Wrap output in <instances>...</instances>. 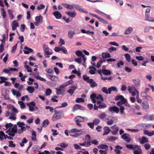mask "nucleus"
I'll use <instances>...</instances> for the list:
<instances>
[{
    "mask_svg": "<svg viewBox=\"0 0 154 154\" xmlns=\"http://www.w3.org/2000/svg\"><path fill=\"white\" fill-rule=\"evenodd\" d=\"M141 105L143 109H147L149 108V104L147 101H145L143 102Z\"/></svg>",
    "mask_w": 154,
    "mask_h": 154,
    "instance_id": "nucleus-15",
    "label": "nucleus"
},
{
    "mask_svg": "<svg viewBox=\"0 0 154 154\" xmlns=\"http://www.w3.org/2000/svg\"><path fill=\"white\" fill-rule=\"evenodd\" d=\"M17 125H18V127H21L23 126L22 125L25 126V124L24 122H17Z\"/></svg>",
    "mask_w": 154,
    "mask_h": 154,
    "instance_id": "nucleus-57",
    "label": "nucleus"
},
{
    "mask_svg": "<svg viewBox=\"0 0 154 154\" xmlns=\"http://www.w3.org/2000/svg\"><path fill=\"white\" fill-rule=\"evenodd\" d=\"M28 141V140L26 138H24L22 140V143H20V145L21 146H24V143H26Z\"/></svg>",
    "mask_w": 154,
    "mask_h": 154,
    "instance_id": "nucleus-33",
    "label": "nucleus"
},
{
    "mask_svg": "<svg viewBox=\"0 0 154 154\" xmlns=\"http://www.w3.org/2000/svg\"><path fill=\"white\" fill-rule=\"evenodd\" d=\"M75 34V33L74 31L72 30L69 31L68 32V37L69 38H71Z\"/></svg>",
    "mask_w": 154,
    "mask_h": 154,
    "instance_id": "nucleus-26",
    "label": "nucleus"
},
{
    "mask_svg": "<svg viewBox=\"0 0 154 154\" xmlns=\"http://www.w3.org/2000/svg\"><path fill=\"white\" fill-rule=\"evenodd\" d=\"M141 96L143 97H145V98H147V97L148 95L146 94V92L145 91H142L141 92Z\"/></svg>",
    "mask_w": 154,
    "mask_h": 154,
    "instance_id": "nucleus-58",
    "label": "nucleus"
},
{
    "mask_svg": "<svg viewBox=\"0 0 154 154\" xmlns=\"http://www.w3.org/2000/svg\"><path fill=\"white\" fill-rule=\"evenodd\" d=\"M63 5L64 7L70 10L73 9L74 8V6H73V4H72V5H71L67 4H63Z\"/></svg>",
    "mask_w": 154,
    "mask_h": 154,
    "instance_id": "nucleus-24",
    "label": "nucleus"
},
{
    "mask_svg": "<svg viewBox=\"0 0 154 154\" xmlns=\"http://www.w3.org/2000/svg\"><path fill=\"white\" fill-rule=\"evenodd\" d=\"M104 62H105L104 60L102 61V60H100L97 63V65L96 66V67L97 68H99L101 66V64Z\"/></svg>",
    "mask_w": 154,
    "mask_h": 154,
    "instance_id": "nucleus-49",
    "label": "nucleus"
},
{
    "mask_svg": "<svg viewBox=\"0 0 154 154\" xmlns=\"http://www.w3.org/2000/svg\"><path fill=\"white\" fill-rule=\"evenodd\" d=\"M102 73L105 75H110L111 74V71L106 69H102Z\"/></svg>",
    "mask_w": 154,
    "mask_h": 154,
    "instance_id": "nucleus-28",
    "label": "nucleus"
},
{
    "mask_svg": "<svg viewBox=\"0 0 154 154\" xmlns=\"http://www.w3.org/2000/svg\"><path fill=\"white\" fill-rule=\"evenodd\" d=\"M79 109L81 110H85V107L78 104H76L73 107L72 110L73 112Z\"/></svg>",
    "mask_w": 154,
    "mask_h": 154,
    "instance_id": "nucleus-4",
    "label": "nucleus"
},
{
    "mask_svg": "<svg viewBox=\"0 0 154 154\" xmlns=\"http://www.w3.org/2000/svg\"><path fill=\"white\" fill-rule=\"evenodd\" d=\"M95 11L97 13H98L100 15L102 16L105 17L106 18L108 19L109 20H111V18L110 17V16L109 15L100 11L99 10L96 9L95 10Z\"/></svg>",
    "mask_w": 154,
    "mask_h": 154,
    "instance_id": "nucleus-5",
    "label": "nucleus"
},
{
    "mask_svg": "<svg viewBox=\"0 0 154 154\" xmlns=\"http://www.w3.org/2000/svg\"><path fill=\"white\" fill-rule=\"evenodd\" d=\"M102 91L104 93H105L106 94H108L109 93L108 90H107V88L106 87H104L102 88Z\"/></svg>",
    "mask_w": 154,
    "mask_h": 154,
    "instance_id": "nucleus-60",
    "label": "nucleus"
},
{
    "mask_svg": "<svg viewBox=\"0 0 154 154\" xmlns=\"http://www.w3.org/2000/svg\"><path fill=\"white\" fill-rule=\"evenodd\" d=\"M109 93L110 94L112 91H117V88L115 87H111L108 89Z\"/></svg>",
    "mask_w": 154,
    "mask_h": 154,
    "instance_id": "nucleus-32",
    "label": "nucleus"
},
{
    "mask_svg": "<svg viewBox=\"0 0 154 154\" xmlns=\"http://www.w3.org/2000/svg\"><path fill=\"white\" fill-rule=\"evenodd\" d=\"M132 81L136 87H139L140 86V80L139 79H133Z\"/></svg>",
    "mask_w": 154,
    "mask_h": 154,
    "instance_id": "nucleus-20",
    "label": "nucleus"
},
{
    "mask_svg": "<svg viewBox=\"0 0 154 154\" xmlns=\"http://www.w3.org/2000/svg\"><path fill=\"white\" fill-rule=\"evenodd\" d=\"M100 120L97 119L96 118L93 121V123L94 125H97L100 122Z\"/></svg>",
    "mask_w": 154,
    "mask_h": 154,
    "instance_id": "nucleus-44",
    "label": "nucleus"
},
{
    "mask_svg": "<svg viewBox=\"0 0 154 154\" xmlns=\"http://www.w3.org/2000/svg\"><path fill=\"white\" fill-rule=\"evenodd\" d=\"M27 105L29 106V109L30 111L32 112L35 110L34 106H35V104L34 102L32 101L30 103H27Z\"/></svg>",
    "mask_w": 154,
    "mask_h": 154,
    "instance_id": "nucleus-7",
    "label": "nucleus"
},
{
    "mask_svg": "<svg viewBox=\"0 0 154 154\" xmlns=\"http://www.w3.org/2000/svg\"><path fill=\"white\" fill-rule=\"evenodd\" d=\"M137 149H134L133 151L134 154H142V151L140 149V146H138L137 147Z\"/></svg>",
    "mask_w": 154,
    "mask_h": 154,
    "instance_id": "nucleus-17",
    "label": "nucleus"
},
{
    "mask_svg": "<svg viewBox=\"0 0 154 154\" xmlns=\"http://www.w3.org/2000/svg\"><path fill=\"white\" fill-rule=\"evenodd\" d=\"M111 56L110 54L107 52L103 53H102V57L104 58H109Z\"/></svg>",
    "mask_w": 154,
    "mask_h": 154,
    "instance_id": "nucleus-34",
    "label": "nucleus"
},
{
    "mask_svg": "<svg viewBox=\"0 0 154 154\" xmlns=\"http://www.w3.org/2000/svg\"><path fill=\"white\" fill-rule=\"evenodd\" d=\"M87 125L89 127L93 129L94 128V124L93 122H89L87 124Z\"/></svg>",
    "mask_w": 154,
    "mask_h": 154,
    "instance_id": "nucleus-61",
    "label": "nucleus"
},
{
    "mask_svg": "<svg viewBox=\"0 0 154 154\" xmlns=\"http://www.w3.org/2000/svg\"><path fill=\"white\" fill-rule=\"evenodd\" d=\"M55 89L56 90V93L57 95L64 94H63L64 91H63L61 89L57 88H55Z\"/></svg>",
    "mask_w": 154,
    "mask_h": 154,
    "instance_id": "nucleus-35",
    "label": "nucleus"
},
{
    "mask_svg": "<svg viewBox=\"0 0 154 154\" xmlns=\"http://www.w3.org/2000/svg\"><path fill=\"white\" fill-rule=\"evenodd\" d=\"M66 13L71 17H75L76 14L74 12H66Z\"/></svg>",
    "mask_w": 154,
    "mask_h": 154,
    "instance_id": "nucleus-25",
    "label": "nucleus"
},
{
    "mask_svg": "<svg viewBox=\"0 0 154 154\" xmlns=\"http://www.w3.org/2000/svg\"><path fill=\"white\" fill-rule=\"evenodd\" d=\"M35 20L36 22L42 23L43 21V18L42 16L41 15L37 16L35 17Z\"/></svg>",
    "mask_w": 154,
    "mask_h": 154,
    "instance_id": "nucleus-22",
    "label": "nucleus"
},
{
    "mask_svg": "<svg viewBox=\"0 0 154 154\" xmlns=\"http://www.w3.org/2000/svg\"><path fill=\"white\" fill-rule=\"evenodd\" d=\"M151 124H142V126L144 128H149Z\"/></svg>",
    "mask_w": 154,
    "mask_h": 154,
    "instance_id": "nucleus-54",
    "label": "nucleus"
},
{
    "mask_svg": "<svg viewBox=\"0 0 154 154\" xmlns=\"http://www.w3.org/2000/svg\"><path fill=\"white\" fill-rule=\"evenodd\" d=\"M103 130L104 132L103 134V136L108 134L110 131V129L108 126L104 127Z\"/></svg>",
    "mask_w": 154,
    "mask_h": 154,
    "instance_id": "nucleus-19",
    "label": "nucleus"
},
{
    "mask_svg": "<svg viewBox=\"0 0 154 154\" xmlns=\"http://www.w3.org/2000/svg\"><path fill=\"white\" fill-rule=\"evenodd\" d=\"M88 83L90 84V87L91 88H93L97 86V84L94 82L93 79H90V80L89 82H88Z\"/></svg>",
    "mask_w": 154,
    "mask_h": 154,
    "instance_id": "nucleus-14",
    "label": "nucleus"
},
{
    "mask_svg": "<svg viewBox=\"0 0 154 154\" xmlns=\"http://www.w3.org/2000/svg\"><path fill=\"white\" fill-rule=\"evenodd\" d=\"M109 52L110 53H112L113 51H116L117 50V48L113 47H111L108 49Z\"/></svg>",
    "mask_w": 154,
    "mask_h": 154,
    "instance_id": "nucleus-48",
    "label": "nucleus"
},
{
    "mask_svg": "<svg viewBox=\"0 0 154 154\" xmlns=\"http://www.w3.org/2000/svg\"><path fill=\"white\" fill-rule=\"evenodd\" d=\"M75 101L76 103L83 102L84 100L82 98H77Z\"/></svg>",
    "mask_w": 154,
    "mask_h": 154,
    "instance_id": "nucleus-50",
    "label": "nucleus"
},
{
    "mask_svg": "<svg viewBox=\"0 0 154 154\" xmlns=\"http://www.w3.org/2000/svg\"><path fill=\"white\" fill-rule=\"evenodd\" d=\"M1 15L2 16L3 18H5L6 16V12L5 9L2 8H1Z\"/></svg>",
    "mask_w": 154,
    "mask_h": 154,
    "instance_id": "nucleus-30",
    "label": "nucleus"
},
{
    "mask_svg": "<svg viewBox=\"0 0 154 154\" xmlns=\"http://www.w3.org/2000/svg\"><path fill=\"white\" fill-rule=\"evenodd\" d=\"M19 26V24L17 20H15L13 21L11 24L12 30L14 31L16 29L17 27Z\"/></svg>",
    "mask_w": 154,
    "mask_h": 154,
    "instance_id": "nucleus-11",
    "label": "nucleus"
},
{
    "mask_svg": "<svg viewBox=\"0 0 154 154\" xmlns=\"http://www.w3.org/2000/svg\"><path fill=\"white\" fill-rule=\"evenodd\" d=\"M83 79L87 83H88V82H89L90 80V79H89V77L86 75H83Z\"/></svg>",
    "mask_w": 154,
    "mask_h": 154,
    "instance_id": "nucleus-39",
    "label": "nucleus"
},
{
    "mask_svg": "<svg viewBox=\"0 0 154 154\" xmlns=\"http://www.w3.org/2000/svg\"><path fill=\"white\" fill-rule=\"evenodd\" d=\"M106 116L105 114L103 112L102 113L100 114L98 116V117L101 119H104Z\"/></svg>",
    "mask_w": 154,
    "mask_h": 154,
    "instance_id": "nucleus-47",
    "label": "nucleus"
},
{
    "mask_svg": "<svg viewBox=\"0 0 154 154\" xmlns=\"http://www.w3.org/2000/svg\"><path fill=\"white\" fill-rule=\"evenodd\" d=\"M26 90L29 93L32 94L34 92L35 88L33 87L29 86L27 87Z\"/></svg>",
    "mask_w": 154,
    "mask_h": 154,
    "instance_id": "nucleus-23",
    "label": "nucleus"
},
{
    "mask_svg": "<svg viewBox=\"0 0 154 154\" xmlns=\"http://www.w3.org/2000/svg\"><path fill=\"white\" fill-rule=\"evenodd\" d=\"M45 71L48 73L53 74L54 73L53 70L51 69H47Z\"/></svg>",
    "mask_w": 154,
    "mask_h": 154,
    "instance_id": "nucleus-52",
    "label": "nucleus"
},
{
    "mask_svg": "<svg viewBox=\"0 0 154 154\" xmlns=\"http://www.w3.org/2000/svg\"><path fill=\"white\" fill-rule=\"evenodd\" d=\"M98 20H99L100 21H101L103 23L107 24L108 23V22L107 21L102 19L100 17L99 18Z\"/></svg>",
    "mask_w": 154,
    "mask_h": 154,
    "instance_id": "nucleus-53",
    "label": "nucleus"
},
{
    "mask_svg": "<svg viewBox=\"0 0 154 154\" xmlns=\"http://www.w3.org/2000/svg\"><path fill=\"white\" fill-rule=\"evenodd\" d=\"M144 147L146 149L148 150L151 147V145L150 144L146 143L144 144Z\"/></svg>",
    "mask_w": 154,
    "mask_h": 154,
    "instance_id": "nucleus-56",
    "label": "nucleus"
},
{
    "mask_svg": "<svg viewBox=\"0 0 154 154\" xmlns=\"http://www.w3.org/2000/svg\"><path fill=\"white\" fill-rule=\"evenodd\" d=\"M116 125H115L114 126L111 127V128L113 129V131L111 132V133L113 135H116L117 134L119 130V128L118 127H116Z\"/></svg>",
    "mask_w": 154,
    "mask_h": 154,
    "instance_id": "nucleus-12",
    "label": "nucleus"
},
{
    "mask_svg": "<svg viewBox=\"0 0 154 154\" xmlns=\"http://www.w3.org/2000/svg\"><path fill=\"white\" fill-rule=\"evenodd\" d=\"M123 96L121 95H119L116 96L115 98V100H121L123 98Z\"/></svg>",
    "mask_w": 154,
    "mask_h": 154,
    "instance_id": "nucleus-45",
    "label": "nucleus"
},
{
    "mask_svg": "<svg viewBox=\"0 0 154 154\" xmlns=\"http://www.w3.org/2000/svg\"><path fill=\"white\" fill-rule=\"evenodd\" d=\"M11 132L16 133L17 132V128L16 125H15L11 129Z\"/></svg>",
    "mask_w": 154,
    "mask_h": 154,
    "instance_id": "nucleus-36",
    "label": "nucleus"
},
{
    "mask_svg": "<svg viewBox=\"0 0 154 154\" xmlns=\"http://www.w3.org/2000/svg\"><path fill=\"white\" fill-rule=\"evenodd\" d=\"M9 144L8 146L10 147H15L16 146V145L15 144H13V142L12 141H9Z\"/></svg>",
    "mask_w": 154,
    "mask_h": 154,
    "instance_id": "nucleus-55",
    "label": "nucleus"
},
{
    "mask_svg": "<svg viewBox=\"0 0 154 154\" xmlns=\"http://www.w3.org/2000/svg\"><path fill=\"white\" fill-rule=\"evenodd\" d=\"M73 6L76 10L80 11L84 13L85 14H87L88 13V11L86 10L78 5L73 4Z\"/></svg>",
    "mask_w": 154,
    "mask_h": 154,
    "instance_id": "nucleus-3",
    "label": "nucleus"
},
{
    "mask_svg": "<svg viewBox=\"0 0 154 154\" xmlns=\"http://www.w3.org/2000/svg\"><path fill=\"white\" fill-rule=\"evenodd\" d=\"M11 109L13 112L15 113H17L18 112V111L14 106H11Z\"/></svg>",
    "mask_w": 154,
    "mask_h": 154,
    "instance_id": "nucleus-63",
    "label": "nucleus"
},
{
    "mask_svg": "<svg viewBox=\"0 0 154 154\" xmlns=\"http://www.w3.org/2000/svg\"><path fill=\"white\" fill-rule=\"evenodd\" d=\"M133 28L131 27L128 28L125 31L124 33L125 34H129L132 31Z\"/></svg>",
    "mask_w": 154,
    "mask_h": 154,
    "instance_id": "nucleus-31",
    "label": "nucleus"
},
{
    "mask_svg": "<svg viewBox=\"0 0 154 154\" xmlns=\"http://www.w3.org/2000/svg\"><path fill=\"white\" fill-rule=\"evenodd\" d=\"M117 137L111 136L109 137L108 138V139L110 141L115 140L117 139Z\"/></svg>",
    "mask_w": 154,
    "mask_h": 154,
    "instance_id": "nucleus-64",
    "label": "nucleus"
},
{
    "mask_svg": "<svg viewBox=\"0 0 154 154\" xmlns=\"http://www.w3.org/2000/svg\"><path fill=\"white\" fill-rule=\"evenodd\" d=\"M55 113L53 115V117L56 119H60L64 115V113L63 111L60 110L58 111L55 110L54 111Z\"/></svg>",
    "mask_w": 154,
    "mask_h": 154,
    "instance_id": "nucleus-2",
    "label": "nucleus"
},
{
    "mask_svg": "<svg viewBox=\"0 0 154 154\" xmlns=\"http://www.w3.org/2000/svg\"><path fill=\"white\" fill-rule=\"evenodd\" d=\"M98 148L99 149H105L106 150H107L108 149V146L106 145L103 144H102L99 145L98 146Z\"/></svg>",
    "mask_w": 154,
    "mask_h": 154,
    "instance_id": "nucleus-27",
    "label": "nucleus"
},
{
    "mask_svg": "<svg viewBox=\"0 0 154 154\" xmlns=\"http://www.w3.org/2000/svg\"><path fill=\"white\" fill-rule=\"evenodd\" d=\"M24 49L26 50H23L24 53L28 54L30 53H32L33 52V50L32 49L29 48L27 46H25L24 48Z\"/></svg>",
    "mask_w": 154,
    "mask_h": 154,
    "instance_id": "nucleus-16",
    "label": "nucleus"
},
{
    "mask_svg": "<svg viewBox=\"0 0 154 154\" xmlns=\"http://www.w3.org/2000/svg\"><path fill=\"white\" fill-rule=\"evenodd\" d=\"M49 124V120L48 119H46L44 120L42 122V127H47Z\"/></svg>",
    "mask_w": 154,
    "mask_h": 154,
    "instance_id": "nucleus-29",
    "label": "nucleus"
},
{
    "mask_svg": "<svg viewBox=\"0 0 154 154\" xmlns=\"http://www.w3.org/2000/svg\"><path fill=\"white\" fill-rule=\"evenodd\" d=\"M29 82L27 81V83L28 85H31L33 84V82L35 81V80L31 78H29L28 79Z\"/></svg>",
    "mask_w": 154,
    "mask_h": 154,
    "instance_id": "nucleus-46",
    "label": "nucleus"
},
{
    "mask_svg": "<svg viewBox=\"0 0 154 154\" xmlns=\"http://www.w3.org/2000/svg\"><path fill=\"white\" fill-rule=\"evenodd\" d=\"M107 105L104 103L101 102V101L98 100L96 104L94 105V109L97 110L98 109H101L106 107Z\"/></svg>",
    "mask_w": 154,
    "mask_h": 154,
    "instance_id": "nucleus-1",
    "label": "nucleus"
},
{
    "mask_svg": "<svg viewBox=\"0 0 154 154\" xmlns=\"http://www.w3.org/2000/svg\"><path fill=\"white\" fill-rule=\"evenodd\" d=\"M53 14L57 19H60L62 17L61 14L58 11H57L54 12Z\"/></svg>",
    "mask_w": 154,
    "mask_h": 154,
    "instance_id": "nucleus-13",
    "label": "nucleus"
},
{
    "mask_svg": "<svg viewBox=\"0 0 154 154\" xmlns=\"http://www.w3.org/2000/svg\"><path fill=\"white\" fill-rule=\"evenodd\" d=\"M129 135L127 133H125L121 136V137L124 140L127 142H129L131 140V138L129 137Z\"/></svg>",
    "mask_w": 154,
    "mask_h": 154,
    "instance_id": "nucleus-8",
    "label": "nucleus"
},
{
    "mask_svg": "<svg viewBox=\"0 0 154 154\" xmlns=\"http://www.w3.org/2000/svg\"><path fill=\"white\" fill-rule=\"evenodd\" d=\"M39 146L37 145H35L32 148V150H33L34 151H36L39 148Z\"/></svg>",
    "mask_w": 154,
    "mask_h": 154,
    "instance_id": "nucleus-62",
    "label": "nucleus"
},
{
    "mask_svg": "<svg viewBox=\"0 0 154 154\" xmlns=\"http://www.w3.org/2000/svg\"><path fill=\"white\" fill-rule=\"evenodd\" d=\"M58 146H60L63 148H65L67 147L68 144L64 143H62L60 144H57Z\"/></svg>",
    "mask_w": 154,
    "mask_h": 154,
    "instance_id": "nucleus-41",
    "label": "nucleus"
},
{
    "mask_svg": "<svg viewBox=\"0 0 154 154\" xmlns=\"http://www.w3.org/2000/svg\"><path fill=\"white\" fill-rule=\"evenodd\" d=\"M126 146L128 149L134 150L138 146L137 145L134 146L133 144H126Z\"/></svg>",
    "mask_w": 154,
    "mask_h": 154,
    "instance_id": "nucleus-21",
    "label": "nucleus"
},
{
    "mask_svg": "<svg viewBox=\"0 0 154 154\" xmlns=\"http://www.w3.org/2000/svg\"><path fill=\"white\" fill-rule=\"evenodd\" d=\"M90 97L93 103H96L95 99L96 98V99L97 94L95 93H93L91 94L90 95Z\"/></svg>",
    "mask_w": 154,
    "mask_h": 154,
    "instance_id": "nucleus-18",
    "label": "nucleus"
},
{
    "mask_svg": "<svg viewBox=\"0 0 154 154\" xmlns=\"http://www.w3.org/2000/svg\"><path fill=\"white\" fill-rule=\"evenodd\" d=\"M125 57L126 58V60L128 62L131 61V56L129 54L127 53L125 54Z\"/></svg>",
    "mask_w": 154,
    "mask_h": 154,
    "instance_id": "nucleus-40",
    "label": "nucleus"
},
{
    "mask_svg": "<svg viewBox=\"0 0 154 154\" xmlns=\"http://www.w3.org/2000/svg\"><path fill=\"white\" fill-rule=\"evenodd\" d=\"M51 92L52 91L51 89L48 88L46 91L45 94L47 96H49L51 94Z\"/></svg>",
    "mask_w": 154,
    "mask_h": 154,
    "instance_id": "nucleus-51",
    "label": "nucleus"
},
{
    "mask_svg": "<svg viewBox=\"0 0 154 154\" xmlns=\"http://www.w3.org/2000/svg\"><path fill=\"white\" fill-rule=\"evenodd\" d=\"M8 14L9 17L11 19H13L14 18V16L13 14V11L11 10H8Z\"/></svg>",
    "mask_w": 154,
    "mask_h": 154,
    "instance_id": "nucleus-37",
    "label": "nucleus"
},
{
    "mask_svg": "<svg viewBox=\"0 0 154 154\" xmlns=\"http://www.w3.org/2000/svg\"><path fill=\"white\" fill-rule=\"evenodd\" d=\"M58 77L53 75L51 79V80L54 81H57L58 80Z\"/></svg>",
    "mask_w": 154,
    "mask_h": 154,
    "instance_id": "nucleus-59",
    "label": "nucleus"
},
{
    "mask_svg": "<svg viewBox=\"0 0 154 154\" xmlns=\"http://www.w3.org/2000/svg\"><path fill=\"white\" fill-rule=\"evenodd\" d=\"M119 109L115 106L110 107L109 109V112L112 113L116 112L118 113H119Z\"/></svg>",
    "mask_w": 154,
    "mask_h": 154,
    "instance_id": "nucleus-6",
    "label": "nucleus"
},
{
    "mask_svg": "<svg viewBox=\"0 0 154 154\" xmlns=\"http://www.w3.org/2000/svg\"><path fill=\"white\" fill-rule=\"evenodd\" d=\"M68 106V103L66 102H65L61 104V106L56 107L55 108L66 107Z\"/></svg>",
    "mask_w": 154,
    "mask_h": 154,
    "instance_id": "nucleus-42",
    "label": "nucleus"
},
{
    "mask_svg": "<svg viewBox=\"0 0 154 154\" xmlns=\"http://www.w3.org/2000/svg\"><path fill=\"white\" fill-rule=\"evenodd\" d=\"M143 119H146L147 121H153L154 120V115H147L144 116Z\"/></svg>",
    "mask_w": 154,
    "mask_h": 154,
    "instance_id": "nucleus-10",
    "label": "nucleus"
},
{
    "mask_svg": "<svg viewBox=\"0 0 154 154\" xmlns=\"http://www.w3.org/2000/svg\"><path fill=\"white\" fill-rule=\"evenodd\" d=\"M2 95L4 96L5 100H8L10 99L9 95L7 94L6 92H5V94H4L3 93H2Z\"/></svg>",
    "mask_w": 154,
    "mask_h": 154,
    "instance_id": "nucleus-43",
    "label": "nucleus"
},
{
    "mask_svg": "<svg viewBox=\"0 0 154 154\" xmlns=\"http://www.w3.org/2000/svg\"><path fill=\"white\" fill-rule=\"evenodd\" d=\"M149 14H147V13H145V20L146 21H149V22H152L154 21L153 19H149Z\"/></svg>",
    "mask_w": 154,
    "mask_h": 154,
    "instance_id": "nucleus-38",
    "label": "nucleus"
},
{
    "mask_svg": "<svg viewBox=\"0 0 154 154\" xmlns=\"http://www.w3.org/2000/svg\"><path fill=\"white\" fill-rule=\"evenodd\" d=\"M138 140L141 144H144L145 143H148L149 140L148 138L144 136H143L141 138H139Z\"/></svg>",
    "mask_w": 154,
    "mask_h": 154,
    "instance_id": "nucleus-9",
    "label": "nucleus"
}]
</instances>
